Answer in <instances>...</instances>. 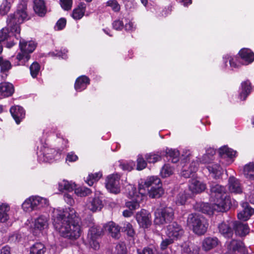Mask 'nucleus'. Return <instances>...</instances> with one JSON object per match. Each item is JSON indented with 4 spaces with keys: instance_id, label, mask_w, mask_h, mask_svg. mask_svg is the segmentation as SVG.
<instances>
[{
    "instance_id": "nucleus-55",
    "label": "nucleus",
    "mask_w": 254,
    "mask_h": 254,
    "mask_svg": "<svg viewBox=\"0 0 254 254\" xmlns=\"http://www.w3.org/2000/svg\"><path fill=\"white\" fill-rule=\"evenodd\" d=\"M188 197V195H187L185 192L183 193H180L177 197V199L176 200L177 203L181 205L184 204Z\"/></svg>"
},
{
    "instance_id": "nucleus-31",
    "label": "nucleus",
    "mask_w": 254,
    "mask_h": 254,
    "mask_svg": "<svg viewBox=\"0 0 254 254\" xmlns=\"http://www.w3.org/2000/svg\"><path fill=\"white\" fill-rule=\"evenodd\" d=\"M239 55L241 59L244 61V64H248L254 61V54L249 49H243Z\"/></svg>"
},
{
    "instance_id": "nucleus-17",
    "label": "nucleus",
    "mask_w": 254,
    "mask_h": 254,
    "mask_svg": "<svg viewBox=\"0 0 254 254\" xmlns=\"http://www.w3.org/2000/svg\"><path fill=\"white\" fill-rule=\"evenodd\" d=\"M150 214L147 210L141 209L136 214V219L142 228H147L151 224Z\"/></svg>"
},
{
    "instance_id": "nucleus-16",
    "label": "nucleus",
    "mask_w": 254,
    "mask_h": 254,
    "mask_svg": "<svg viewBox=\"0 0 254 254\" xmlns=\"http://www.w3.org/2000/svg\"><path fill=\"white\" fill-rule=\"evenodd\" d=\"M217 206L216 205V202H214L212 205H210L207 203H196L194 206L196 210L209 215H212L214 211L222 212L226 211H219L217 209Z\"/></svg>"
},
{
    "instance_id": "nucleus-57",
    "label": "nucleus",
    "mask_w": 254,
    "mask_h": 254,
    "mask_svg": "<svg viewBox=\"0 0 254 254\" xmlns=\"http://www.w3.org/2000/svg\"><path fill=\"white\" fill-rule=\"evenodd\" d=\"M66 23V19L64 18H60L57 22L55 29L57 30H61L64 28Z\"/></svg>"
},
{
    "instance_id": "nucleus-5",
    "label": "nucleus",
    "mask_w": 254,
    "mask_h": 254,
    "mask_svg": "<svg viewBox=\"0 0 254 254\" xmlns=\"http://www.w3.org/2000/svg\"><path fill=\"white\" fill-rule=\"evenodd\" d=\"M143 186L148 194L151 198H159L164 193V190L161 187V181L157 177L152 176L148 178L143 184H139Z\"/></svg>"
},
{
    "instance_id": "nucleus-18",
    "label": "nucleus",
    "mask_w": 254,
    "mask_h": 254,
    "mask_svg": "<svg viewBox=\"0 0 254 254\" xmlns=\"http://www.w3.org/2000/svg\"><path fill=\"white\" fill-rule=\"evenodd\" d=\"M103 206L102 201L98 196L89 197L86 203V209L93 212L100 211Z\"/></svg>"
},
{
    "instance_id": "nucleus-28",
    "label": "nucleus",
    "mask_w": 254,
    "mask_h": 254,
    "mask_svg": "<svg viewBox=\"0 0 254 254\" xmlns=\"http://www.w3.org/2000/svg\"><path fill=\"white\" fill-rule=\"evenodd\" d=\"M218 239L216 237L205 238L202 243V247L205 251H209L215 248L219 244Z\"/></svg>"
},
{
    "instance_id": "nucleus-29",
    "label": "nucleus",
    "mask_w": 254,
    "mask_h": 254,
    "mask_svg": "<svg viewBox=\"0 0 254 254\" xmlns=\"http://www.w3.org/2000/svg\"><path fill=\"white\" fill-rule=\"evenodd\" d=\"M14 92L12 84L4 82L0 83V97L4 98L11 96Z\"/></svg>"
},
{
    "instance_id": "nucleus-6",
    "label": "nucleus",
    "mask_w": 254,
    "mask_h": 254,
    "mask_svg": "<svg viewBox=\"0 0 254 254\" xmlns=\"http://www.w3.org/2000/svg\"><path fill=\"white\" fill-rule=\"evenodd\" d=\"M142 187H143L142 185H139L138 192L136 191V189L133 186H129L128 187L129 192L128 195L131 200L126 202V205L132 211L139 208V203L146 195V191Z\"/></svg>"
},
{
    "instance_id": "nucleus-62",
    "label": "nucleus",
    "mask_w": 254,
    "mask_h": 254,
    "mask_svg": "<svg viewBox=\"0 0 254 254\" xmlns=\"http://www.w3.org/2000/svg\"><path fill=\"white\" fill-rule=\"evenodd\" d=\"M125 29L127 31L132 32L135 29V26L134 23L131 21H129L126 23L124 26Z\"/></svg>"
},
{
    "instance_id": "nucleus-63",
    "label": "nucleus",
    "mask_w": 254,
    "mask_h": 254,
    "mask_svg": "<svg viewBox=\"0 0 254 254\" xmlns=\"http://www.w3.org/2000/svg\"><path fill=\"white\" fill-rule=\"evenodd\" d=\"M138 254H154V252L152 249L145 247L141 251H138Z\"/></svg>"
},
{
    "instance_id": "nucleus-43",
    "label": "nucleus",
    "mask_w": 254,
    "mask_h": 254,
    "mask_svg": "<svg viewBox=\"0 0 254 254\" xmlns=\"http://www.w3.org/2000/svg\"><path fill=\"white\" fill-rule=\"evenodd\" d=\"M146 161L149 163H154L159 161L161 159V155L160 153L151 152L147 153L145 156Z\"/></svg>"
},
{
    "instance_id": "nucleus-2",
    "label": "nucleus",
    "mask_w": 254,
    "mask_h": 254,
    "mask_svg": "<svg viewBox=\"0 0 254 254\" xmlns=\"http://www.w3.org/2000/svg\"><path fill=\"white\" fill-rule=\"evenodd\" d=\"M26 9L27 6L25 4H20L16 11L8 15L6 18V27L9 29L10 32L17 40L20 37V25L28 19Z\"/></svg>"
},
{
    "instance_id": "nucleus-15",
    "label": "nucleus",
    "mask_w": 254,
    "mask_h": 254,
    "mask_svg": "<svg viewBox=\"0 0 254 254\" xmlns=\"http://www.w3.org/2000/svg\"><path fill=\"white\" fill-rule=\"evenodd\" d=\"M206 188V184L197 179L190 180L189 189L192 194L200 193L204 191Z\"/></svg>"
},
{
    "instance_id": "nucleus-32",
    "label": "nucleus",
    "mask_w": 254,
    "mask_h": 254,
    "mask_svg": "<svg viewBox=\"0 0 254 254\" xmlns=\"http://www.w3.org/2000/svg\"><path fill=\"white\" fill-rule=\"evenodd\" d=\"M10 206L6 203L0 205V222L4 223L9 218Z\"/></svg>"
},
{
    "instance_id": "nucleus-21",
    "label": "nucleus",
    "mask_w": 254,
    "mask_h": 254,
    "mask_svg": "<svg viewBox=\"0 0 254 254\" xmlns=\"http://www.w3.org/2000/svg\"><path fill=\"white\" fill-rule=\"evenodd\" d=\"M207 164L206 168L212 177L215 179H219L222 174V169L216 162L211 161Z\"/></svg>"
},
{
    "instance_id": "nucleus-4",
    "label": "nucleus",
    "mask_w": 254,
    "mask_h": 254,
    "mask_svg": "<svg viewBox=\"0 0 254 254\" xmlns=\"http://www.w3.org/2000/svg\"><path fill=\"white\" fill-rule=\"evenodd\" d=\"M36 47V44L33 41L27 42L20 39L19 40V47L21 52L19 53L15 57L16 61L14 65H24L30 59L29 53H32Z\"/></svg>"
},
{
    "instance_id": "nucleus-12",
    "label": "nucleus",
    "mask_w": 254,
    "mask_h": 254,
    "mask_svg": "<svg viewBox=\"0 0 254 254\" xmlns=\"http://www.w3.org/2000/svg\"><path fill=\"white\" fill-rule=\"evenodd\" d=\"M184 233V231L182 227L176 222L169 224L166 231L167 236L174 240L180 239L183 235Z\"/></svg>"
},
{
    "instance_id": "nucleus-38",
    "label": "nucleus",
    "mask_w": 254,
    "mask_h": 254,
    "mask_svg": "<svg viewBox=\"0 0 254 254\" xmlns=\"http://www.w3.org/2000/svg\"><path fill=\"white\" fill-rule=\"evenodd\" d=\"M0 72L2 73V77L5 78L7 76V74L5 73L11 68V64L9 61L0 57Z\"/></svg>"
},
{
    "instance_id": "nucleus-37",
    "label": "nucleus",
    "mask_w": 254,
    "mask_h": 254,
    "mask_svg": "<svg viewBox=\"0 0 254 254\" xmlns=\"http://www.w3.org/2000/svg\"><path fill=\"white\" fill-rule=\"evenodd\" d=\"M219 153L222 158L228 157L232 159L236 156V152L226 146H224L219 148Z\"/></svg>"
},
{
    "instance_id": "nucleus-53",
    "label": "nucleus",
    "mask_w": 254,
    "mask_h": 254,
    "mask_svg": "<svg viewBox=\"0 0 254 254\" xmlns=\"http://www.w3.org/2000/svg\"><path fill=\"white\" fill-rule=\"evenodd\" d=\"M61 6L64 10H69L72 5V0H60Z\"/></svg>"
},
{
    "instance_id": "nucleus-48",
    "label": "nucleus",
    "mask_w": 254,
    "mask_h": 254,
    "mask_svg": "<svg viewBox=\"0 0 254 254\" xmlns=\"http://www.w3.org/2000/svg\"><path fill=\"white\" fill-rule=\"evenodd\" d=\"M228 60L229 61L230 66L231 67L236 68L238 67V65H237V63H236V58H232L231 56L228 55H225L223 57V61L224 62L225 67L227 66V63Z\"/></svg>"
},
{
    "instance_id": "nucleus-58",
    "label": "nucleus",
    "mask_w": 254,
    "mask_h": 254,
    "mask_svg": "<svg viewBox=\"0 0 254 254\" xmlns=\"http://www.w3.org/2000/svg\"><path fill=\"white\" fill-rule=\"evenodd\" d=\"M116 249L118 254H124L127 252V248L124 243H119L117 244Z\"/></svg>"
},
{
    "instance_id": "nucleus-26",
    "label": "nucleus",
    "mask_w": 254,
    "mask_h": 254,
    "mask_svg": "<svg viewBox=\"0 0 254 254\" xmlns=\"http://www.w3.org/2000/svg\"><path fill=\"white\" fill-rule=\"evenodd\" d=\"M252 90L251 84L249 80L243 81L239 89V98L242 100H246Z\"/></svg>"
},
{
    "instance_id": "nucleus-10",
    "label": "nucleus",
    "mask_w": 254,
    "mask_h": 254,
    "mask_svg": "<svg viewBox=\"0 0 254 254\" xmlns=\"http://www.w3.org/2000/svg\"><path fill=\"white\" fill-rule=\"evenodd\" d=\"M104 228L99 226L91 227L88 233L87 239L90 246L94 250H97L100 247L99 239L104 234Z\"/></svg>"
},
{
    "instance_id": "nucleus-35",
    "label": "nucleus",
    "mask_w": 254,
    "mask_h": 254,
    "mask_svg": "<svg viewBox=\"0 0 254 254\" xmlns=\"http://www.w3.org/2000/svg\"><path fill=\"white\" fill-rule=\"evenodd\" d=\"M58 186V189L60 191H64V190L72 191L75 188V184L74 183L69 182L65 180L60 181Z\"/></svg>"
},
{
    "instance_id": "nucleus-23",
    "label": "nucleus",
    "mask_w": 254,
    "mask_h": 254,
    "mask_svg": "<svg viewBox=\"0 0 254 254\" xmlns=\"http://www.w3.org/2000/svg\"><path fill=\"white\" fill-rule=\"evenodd\" d=\"M105 231L108 232L112 237L119 239L120 236V227L113 222H109L103 226Z\"/></svg>"
},
{
    "instance_id": "nucleus-7",
    "label": "nucleus",
    "mask_w": 254,
    "mask_h": 254,
    "mask_svg": "<svg viewBox=\"0 0 254 254\" xmlns=\"http://www.w3.org/2000/svg\"><path fill=\"white\" fill-rule=\"evenodd\" d=\"M187 225L198 235H203L206 232L208 227V224L203 217L193 213L189 215Z\"/></svg>"
},
{
    "instance_id": "nucleus-60",
    "label": "nucleus",
    "mask_w": 254,
    "mask_h": 254,
    "mask_svg": "<svg viewBox=\"0 0 254 254\" xmlns=\"http://www.w3.org/2000/svg\"><path fill=\"white\" fill-rule=\"evenodd\" d=\"M78 159V157L73 152H70L67 154L66 161L70 162H74Z\"/></svg>"
},
{
    "instance_id": "nucleus-64",
    "label": "nucleus",
    "mask_w": 254,
    "mask_h": 254,
    "mask_svg": "<svg viewBox=\"0 0 254 254\" xmlns=\"http://www.w3.org/2000/svg\"><path fill=\"white\" fill-rule=\"evenodd\" d=\"M121 166H122V168L124 170L130 171L133 169V166H134V164L132 162L129 163H124L122 164Z\"/></svg>"
},
{
    "instance_id": "nucleus-45",
    "label": "nucleus",
    "mask_w": 254,
    "mask_h": 254,
    "mask_svg": "<svg viewBox=\"0 0 254 254\" xmlns=\"http://www.w3.org/2000/svg\"><path fill=\"white\" fill-rule=\"evenodd\" d=\"M11 3L7 0H3L0 5V15L3 16L6 15L10 10Z\"/></svg>"
},
{
    "instance_id": "nucleus-1",
    "label": "nucleus",
    "mask_w": 254,
    "mask_h": 254,
    "mask_svg": "<svg viewBox=\"0 0 254 254\" xmlns=\"http://www.w3.org/2000/svg\"><path fill=\"white\" fill-rule=\"evenodd\" d=\"M52 217L54 227L61 236L71 240L80 237L82 230L79 224V218L74 209H54Z\"/></svg>"
},
{
    "instance_id": "nucleus-46",
    "label": "nucleus",
    "mask_w": 254,
    "mask_h": 254,
    "mask_svg": "<svg viewBox=\"0 0 254 254\" xmlns=\"http://www.w3.org/2000/svg\"><path fill=\"white\" fill-rule=\"evenodd\" d=\"M173 173V168L169 164H165L162 168L160 175L163 178H167L172 175Z\"/></svg>"
},
{
    "instance_id": "nucleus-52",
    "label": "nucleus",
    "mask_w": 254,
    "mask_h": 254,
    "mask_svg": "<svg viewBox=\"0 0 254 254\" xmlns=\"http://www.w3.org/2000/svg\"><path fill=\"white\" fill-rule=\"evenodd\" d=\"M147 163L144 159V158L141 154H139L137 156V167L136 169L138 170H142L146 168Z\"/></svg>"
},
{
    "instance_id": "nucleus-20",
    "label": "nucleus",
    "mask_w": 254,
    "mask_h": 254,
    "mask_svg": "<svg viewBox=\"0 0 254 254\" xmlns=\"http://www.w3.org/2000/svg\"><path fill=\"white\" fill-rule=\"evenodd\" d=\"M228 189L230 192L235 194H240L243 192V188L240 181L233 176H231L229 178Z\"/></svg>"
},
{
    "instance_id": "nucleus-56",
    "label": "nucleus",
    "mask_w": 254,
    "mask_h": 254,
    "mask_svg": "<svg viewBox=\"0 0 254 254\" xmlns=\"http://www.w3.org/2000/svg\"><path fill=\"white\" fill-rule=\"evenodd\" d=\"M174 240L172 239L171 238H169L163 240L160 245L161 249L162 250H164L167 249L168 246L171 244L173 243L174 242Z\"/></svg>"
},
{
    "instance_id": "nucleus-54",
    "label": "nucleus",
    "mask_w": 254,
    "mask_h": 254,
    "mask_svg": "<svg viewBox=\"0 0 254 254\" xmlns=\"http://www.w3.org/2000/svg\"><path fill=\"white\" fill-rule=\"evenodd\" d=\"M124 229L125 231L127 232V234L130 237H133L134 234V231L132 228V226L128 222L124 224Z\"/></svg>"
},
{
    "instance_id": "nucleus-40",
    "label": "nucleus",
    "mask_w": 254,
    "mask_h": 254,
    "mask_svg": "<svg viewBox=\"0 0 254 254\" xmlns=\"http://www.w3.org/2000/svg\"><path fill=\"white\" fill-rule=\"evenodd\" d=\"M165 153L166 156L170 157L172 163H176L179 161L180 152L177 149L167 148Z\"/></svg>"
},
{
    "instance_id": "nucleus-24",
    "label": "nucleus",
    "mask_w": 254,
    "mask_h": 254,
    "mask_svg": "<svg viewBox=\"0 0 254 254\" xmlns=\"http://www.w3.org/2000/svg\"><path fill=\"white\" fill-rule=\"evenodd\" d=\"M10 113L17 124H19L25 118V113L23 108L19 106L12 107L10 109Z\"/></svg>"
},
{
    "instance_id": "nucleus-19",
    "label": "nucleus",
    "mask_w": 254,
    "mask_h": 254,
    "mask_svg": "<svg viewBox=\"0 0 254 254\" xmlns=\"http://www.w3.org/2000/svg\"><path fill=\"white\" fill-rule=\"evenodd\" d=\"M49 218L46 215H40L34 221V231H42L48 229L49 224Z\"/></svg>"
},
{
    "instance_id": "nucleus-59",
    "label": "nucleus",
    "mask_w": 254,
    "mask_h": 254,
    "mask_svg": "<svg viewBox=\"0 0 254 254\" xmlns=\"http://www.w3.org/2000/svg\"><path fill=\"white\" fill-rule=\"evenodd\" d=\"M112 26L116 30H121L124 27V22L120 20H116L112 23Z\"/></svg>"
},
{
    "instance_id": "nucleus-34",
    "label": "nucleus",
    "mask_w": 254,
    "mask_h": 254,
    "mask_svg": "<svg viewBox=\"0 0 254 254\" xmlns=\"http://www.w3.org/2000/svg\"><path fill=\"white\" fill-rule=\"evenodd\" d=\"M86 5L83 2H80L78 7L73 9L72 17L75 20L81 19L84 15L85 11Z\"/></svg>"
},
{
    "instance_id": "nucleus-39",
    "label": "nucleus",
    "mask_w": 254,
    "mask_h": 254,
    "mask_svg": "<svg viewBox=\"0 0 254 254\" xmlns=\"http://www.w3.org/2000/svg\"><path fill=\"white\" fill-rule=\"evenodd\" d=\"M219 232L225 237L230 238L233 235V230L226 223L222 222L218 226Z\"/></svg>"
},
{
    "instance_id": "nucleus-8",
    "label": "nucleus",
    "mask_w": 254,
    "mask_h": 254,
    "mask_svg": "<svg viewBox=\"0 0 254 254\" xmlns=\"http://www.w3.org/2000/svg\"><path fill=\"white\" fill-rule=\"evenodd\" d=\"M154 215V223L160 225L171 222L174 218V212L171 207H166L157 209Z\"/></svg>"
},
{
    "instance_id": "nucleus-44",
    "label": "nucleus",
    "mask_w": 254,
    "mask_h": 254,
    "mask_svg": "<svg viewBox=\"0 0 254 254\" xmlns=\"http://www.w3.org/2000/svg\"><path fill=\"white\" fill-rule=\"evenodd\" d=\"M102 176V174L101 172L90 174L87 178L86 182L89 186H92L101 178Z\"/></svg>"
},
{
    "instance_id": "nucleus-30",
    "label": "nucleus",
    "mask_w": 254,
    "mask_h": 254,
    "mask_svg": "<svg viewBox=\"0 0 254 254\" xmlns=\"http://www.w3.org/2000/svg\"><path fill=\"white\" fill-rule=\"evenodd\" d=\"M33 8L35 12L40 16H44L47 12L44 0H34Z\"/></svg>"
},
{
    "instance_id": "nucleus-50",
    "label": "nucleus",
    "mask_w": 254,
    "mask_h": 254,
    "mask_svg": "<svg viewBox=\"0 0 254 254\" xmlns=\"http://www.w3.org/2000/svg\"><path fill=\"white\" fill-rule=\"evenodd\" d=\"M40 69V66L37 62H34L30 66L31 75L35 78L38 74Z\"/></svg>"
},
{
    "instance_id": "nucleus-11",
    "label": "nucleus",
    "mask_w": 254,
    "mask_h": 254,
    "mask_svg": "<svg viewBox=\"0 0 254 254\" xmlns=\"http://www.w3.org/2000/svg\"><path fill=\"white\" fill-rule=\"evenodd\" d=\"M120 176L113 174L108 176L106 180V188L111 192L118 193L120 191Z\"/></svg>"
},
{
    "instance_id": "nucleus-14",
    "label": "nucleus",
    "mask_w": 254,
    "mask_h": 254,
    "mask_svg": "<svg viewBox=\"0 0 254 254\" xmlns=\"http://www.w3.org/2000/svg\"><path fill=\"white\" fill-rule=\"evenodd\" d=\"M60 154V152L53 148H45L38 155V159L41 162H50Z\"/></svg>"
},
{
    "instance_id": "nucleus-42",
    "label": "nucleus",
    "mask_w": 254,
    "mask_h": 254,
    "mask_svg": "<svg viewBox=\"0 0 254 254\" xmlns=\"http://www.w3.org/2000/svg\"><path fill=\"white\" fill-rule=\"evenodd\" d=\"M215 154V150L213 148H209L206 151L202 157L201 160L200 161L202 163H209L211 161H214V157Z\"/></svg>"
},
{
    "instance_id": "nucleus-49",
    "label": "nucleus",
    "mask_w": 254,
    "mask_h": 254,
    "mask_svg": "<svg viewBox=\"0 0 254 254\" xmlns=\"http://www.w3.org/2000/svg\"><path fill=\"white\" fill-rule=\"evenodd\" d=\"M75 193L80 196H85L91 193V190L86 187H80L74 189Z\"/></svg>"
},
{
    "instance_id": "nucleus-3",
    "label": "nucleus",
    "mask_w": 254,
    "mask_h": 254,
    "mask_svg": "<svg viewBox=\"0 0 254 254\" xmlns=\"http://www.w3.org/2000/svg\"><path fill=\"white\" fill-rule=\"evenodd\" d=\"M211 195L214 198L216 208L219 211H227L232 205L229 195L226 193V188L221 185L212 183L210 186Z\"/></svg>"
},
{
    "instance_id": "nucleus-51",
    "label": "nucleus",
    "mask_w": 254,
    "mask_h": 254,
    "mask_svg": "<svg viewBox=\"0 0 254 254\" xmlns=\"http://www.w3.org/2000/svg\"><path fill=\"white\" fill-rule=\"evenodd\" d=\"M107 6L111 8L114 12H119L121 9V6L117 0H109L106 2Z\"/></svg>"
},
{
    "instance_id": "nucleus-41",
    "label": "nucleus",
    "mask_w": 254,
    "mask_h": 254,
    "mask_svg": "<svg viewBox=\"0 0 254 254\" xmlns=\"http://www.w3.org/2000/svg\"><path fill=\"white\" fill-rule=\"evenodd\" d=\"M46 249L42 243H36L30 248V254H44Z\"/></svg>"
},
{
    "instance_id": "nucleus-27",
    "label": "nucleus",
    "mask_w": 254,
    "mask_h": 254,
    "mask_svg": "<svg viewBox=\"0 0 254 254\" xmlns=\"http://www.w3.org/2000/svg\"><path fill=\"white\" fill-rule=\"evenodd\" d=\"M89 83L90 80L88 77L85 75L80 76L75 81L74 88L76 91L81 92L86 89Z\"/></svg>"
},
{
    "instance_id": "nucleus-61",
    "label": "nucleus",
    "mask_w": 254,
    "mask_h": 254,
    "mask_svg": "<svg viewBox=\"0 0 254 254\" xmlns=\"http://www.w3.org/2000/svg\"><path fill=\"white\" fill-rule=\"evenodd\" d=\"M64 201L69 205H72L74 203V200L71 195L68 193H65L64 196Z\"/></svg>"
},
{
    "instance_id": "nucleus-13",
    "label": "nucleus",
    "mask_w": 254,
    "mask_h": 254,
    "mask_svg": "<svg viewBox=\"0 0 254 254\" xmlns=\"http://www.w3.org/2000/svg\"><path fill=\"white\" fill-rule=\"evenodd\" d=\"M227 251L225 254H243L244 245L241 241L232 240L227 242Z\"/></svg>"
},
{
    "instance_id": "nucleus-36",
    "label": "nucleus",
    "mask_w": 254,
    "mask_h": 254,
    "mask_svg": "<svg viewBox=\"0 0 254 254\" xmlns=\"http://www.w3.org/2000/svg\"><path fill=\"white\" fill-rule=\"evenodd\" d=\"M243 173L247 179L254 180V163L246 164L244 167Z\"/></svg>"
},
{
    "instance_id": "nucleus-33",
    "label": "nucleus",
    "mask_w": 254,
    "mask_h": 254,
    "mask_svg": "<svg viewBox=\"0 0 254 254\" xmlns=\"http://www.w3.org/2000/svg\"><path fill=\"white\" fill-rule=\"evenodd\" d=\"M234 229L237 235L244 236L249 232V228L247 224L237 222L234 224Z\"/></svg>"
},
{
    "instance_id": "nucleus-9",
    "label": "nucleus",
    "mask_w": 254,
    "mask_h": 254,
    "mask_svg": "<svg viewBox=\"0 0 254 254\" xmlns=\"http://www.w3.org/2000/svg\"><path fill=\"white\" fill-rule=\"evenodd\" d=\"M48 203V200L45 198L39 196H31L25 200L22 207L25 211L30 212L46 206Z\"/></svg>"
},
{
    "instance_id": "nucleus-25",
    "label": "nucleus",
    "mask_w": 254,
    "mask_h": 254,
    "mask_svg": "<svg viewBox=\"0 0 254 254\" xmlns=\"http://www.w3.org/2000/svg\"><path fill=\"white\" fill-rule=\"evenodd\" d=\"M198 166V162L194 161L190 164L189 166L187 165L183 166L181 175L186 178H190L192 174L197 171Z\"/></svg>"
},
{
    "instance_id": "nucleus-47",
    "label": "nucleus",
    "mask_w": 254,
    "mask_h": 254,
    "mask_svg": "<svg viewBox=\"0 0 254 254\" xmlns=\"http://www.w3.org/2000/svg\"><path fill=\"white\" fill-rule=\"evenodd\" d=\"M11 36H13L10 31L9 29L6 27L3 28L0 31V42L7 40Z\"/></svg>"
},
{
    "instance_id": "nucleus-22",
    "label": "nucleus",
    "mask_w": 254,
    "mask_h": 254,
    "mask_svg": "<svg viewBox=\"0 0 254 254\" xmlns=\"http://www.w3.org/2000/svg\"><path fill=\"white\" fill-rule=\"evenodd\" d=\"M243 210L238 214V218L242 221H247L254 213V209L250 207L248 202L242 203Z\"/></svg>"
}]
</instances>
